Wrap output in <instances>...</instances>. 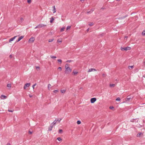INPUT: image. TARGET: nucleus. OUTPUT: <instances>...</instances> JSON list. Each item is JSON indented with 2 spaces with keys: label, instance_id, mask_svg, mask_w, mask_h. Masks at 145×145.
<instances>
[{
  "label": "nucleus",
  "instance_id": "13",
  "mask_svg": "<svg viewBox=\"0 0 145 145\" xmlns=\"http://www.w3.org/2000/svg\"><path fill=\"white\" fill-rule=\"evenodd\" d=\"M54 18L53 17H52L50 18V22L51 23H52L53 22V21H54Z\"/></svg>",
  "mask_w": 145,
  "mask_h": 145
},
{
  "label": "nucleus",
  "instance_id": "33",
  "mask_svg": "<svg viewBox=\"0 0 145 145\" xmlns=\"http://www.w3.org/2000/svg\"><path fill=\"white\" fill-rule=\"evenodd\" d=\"M81 123V121H79V120H78L77 121V123L78 124H80Z\"/></svg>",
  "mask_w": 145,
  "mask_h": 145
},
{
  "label": "nucleus",
  "instance_id": "32",
  "mask_svg": "<svg viewBox=\"0 0 145 145\" xmlns=\"http://www.w3.org/2000/svg\"><path fill=\"white\" fill-rule=\"evenodd\" d=\"M142 35L145 36V30L144 31L142 32Z\"/></svg>",
  "mask_w": 145,
  "mask_h": 145
},
{
  "label": "nucleus",
  "instance_id": "22",
  "mask_svg": "<svg viewBox=\"0 0 145 145\" xmlns=\"http://www.w3.org/2000/svg\"><path fill=\"white\" fill-rule=\"evenodd\" d=\"M115 86V84H110V87H113Z\"/></svg>",
  "mask_w": 145,
  "mask_h": 145
},
{
  "label": "nucleus",
  "instance_id": "48",
  "mask_svg": "<svg viewBox=\"0 0 145 145\" xmlns=\"http://www.w3.org/2000/svg\"><path fill=\"white\" fill-rule=\"evenodd\" d=\"M10 58H12V56L11 55H10Z\"/></svg>",
  "mask_w": 145,
  "mask_h": 145
},
{
  "label": "nucleus",
  "instance_id": "20",
  "mask_svg": "<svg viewBox=\"0 0 145 145\" xmlns=\"http://www.w3.org/2000/svg\"><path fill=\"white\" fill-rule=\"evenodd\" d=\"M142 134V133H138L137 135V136L138 137H139L140 135H141Z\"/></svg>",
  "mask_w": 145,
  "mask_h": 145
},
{
  "label": "nucleus",
  "instance_id": "23",
  "mask_svg": "<svg viewBox=\"0 0 145 145\" xmlns=\"http://www.w3.org/2000/svg\"><path fill=\"white\" fill-rule=\"evenodd\" d=\"M24 20V19L23 18L21 17L20 18V22H22Z\"/></svg>",
  "mask_w": 145,
  "mask_h": 145
},
{
  "label": "nucleus",
  "instance_id": "41",
  "mask_svg": "<svg viewBox=\"0 0 145 145\" xmlns=\"http://www.w3.org/2000/svg\"><path fill=\"white\" fill-rule=\"evenodd\" d=\"M72 61L71 60H68L66 62H67L70 63Z\"/></svg>",
  "mask_w": 145,
  "mask_h": 145
},
{
  "label": "nucleus",
  "instance_id": "30",
  "mask_svg": "<svg viewBox=\"0 0 145 145\" xmlns=\"http://www.w3.org/2000/svg\"><path fill=\"white\" fill-rule=\"evenodd\" d=\"M57 42H62L61 39H59L57 40Z\"/></svg>",
  "mask_w": 145,
  "mask_h": 145
},
{
  "label": "nucleus",
  "instance_id": "26",
  "mask_svg": "<svg viewBox=\"0 0 145 145\" xmlns=\"http://www.w3.org/2000/svg\"><path fill=\"white\" fill-rule=\"evenodd\" d=\"M50 57L52 58H56V56H50Z\"/></svg>",
  "mask_w": 145,
  "mask_h": 145
},
{
  "label": "nucleus",
  "instance_id": "25",
  "mask_svg": "<svg viewBox=\"0 0 145 145\" xmlns=\"http://www.w3.org/2000/svg\"><path fill=\"white\" fill-rule=\"evenodd\" d=\"M54 40V39H50L48 40V42H52V41H53Z\"/></svg>",
  "mask_w": 145,
  "mask_h": 145
},
{
  "label": "nucleus",
  "instance_id": "4",
  "mask_svg": "<svg viewBox=\"0 0 145 145\" xmlns=\"http://www.w3.org/2000/svg\"><path fill=\"white\" fill-rule=\"evenodd\" d=\"M46 25H44L43 24H40L39 25H38L37 27H36L35 28L36 29L37 28H39L42 27H46Z\"/></svg>",
  "mask_w": 145,
  "mask_h": 145
},
{
  "label": "nucleus",
  "instance_id": "54",
  "mask_svg": "<svg viewBox=\"0 0 145 145\" xmlns=\"http://www.w3.org/2000/svg\"><path fill=\"white\" fill-rule=\"evenodd\" d=\"M144 63H145V61L144 62Z\"/></svg>",
  "mask_w": 145,
  "mask_h": 145
},
{
  "label": "nucleus",
  "instance_id": "38",
  "mask_svg": "<svg viewBox=\"0 0 145 145\" xmlns=\"http://www.w3.org/2000/svg\"><path fill=\"white\" fill-rule=\"evenodd\" d=\"M62 118L57 119V121H58L59 122H60V121L62 120Z\"/></svg>",
  "mask_w": 145,
  "mask_h": 145
},
{
  "label": "nucleus",
  "instance_id": "49",
  "mask_svg": "<svg viewBox=\"0 0 145 145\" xmlns=\"http://www.w3.org/2000/svg\"><path fill=\"white\" fill-rule=\"evenodd\" d=\"M7 145H10V144L9 143H8Z\"/></svg>",
  "mask_w": 145,
  "mask_h": 145
},
{
  "label": "nucleus",
  "instance_id": "15",
  "mask_svg": "<svg viewBox=\"0 0 145 145\" xmlns=\"http://www.w3.org/2000/svg\"><path fill=\"white\" fill-rule=\"evenodd\" d=\"M88 25L89 26H92L94 25V24L93 22H90L89 23Z\"/></svg>",
  "mask_w": 145,
  "mask_h": 145
},
{
  "label": "nucleus",
  "instance_id": "39",
  "mask_svg": "<svg viewBox=\"0 0 145 145\" xmlns=\"http://www.w3.org/2000/svg\"><path fill=\"white\" fill-rule=\"evenodd\" d=\"M109 108L110 109H113L114 108V106H110L109 107Z\"/></svg>",
  "mask_w": 145,
  "mask_h": 145
},
{
  "label": "nucleus",
  "instance_id": "37",
  "mask_svg": "<svg viewBox=\"0 0 145 145\" xmlns=\"http://www.w3.org/2000/svg\"><path fill=\"white\" fill-rule=\"evenodd\" d=\"M36 85V83H35V84H34V85H33L32 86V88H33V89H34V86H35Z\"/></svg>",
  "mask_w": 145,
  "mask_h": 145
},
{
  "label": "nucleus",
  "instance_id": "1",
  "mask_svg": "<svg viewBox=\"0 0 145 145\" xmlns=\"http://www.w3.org/2000/svg\"><path fill=\"white\" fill-rule=\"evenodd\" d=\"M65 74H66L70 73L72 71V69L69 67V65L68 64H66L65 66Z\"/></svg>",
  "mask_w": 145,
  "mask_h": 145
},
{
  "label": "nucleus",
  "instance_id": "2",
  "mask_svg": "<svg viewBox=\"0 0 145 145\" xmlns=\"http://www.w3.org/2000/svg\"><path fill=\"white\" fill-rule=\"evenodd\" d=\"M131 48L129 47H121V49L122 51L124 50H130L131 49Z\"/></svg>",
  "mask_w": 145,
  "mask_h": 145
},
{
  "label": "nucleus",
  "instance_id": "6",
  "mask_svg": "<svg viewBox=\"0 0 145 145\" xmlns=\"http://www.w3.org/2000/svg\"><path fill=\"white\" fill-rule=\"evenodd\" d=\"M30 85V83H27L24 85V88L25 89L27 87H28Z\"/></svg>",
  "mask_w": 145,
  "mask_h": 145
},
{
  "label": "nucleus",
  "instance_id": "11",
  "mask_svg": "<svg viewBox=\"0 0 145 145\" xmlns=\"http://www.w3.org/2000/svg\"><path fill=\"white\" fill-rule=\"evenodd\" d=\"M65 27H62L60 29L61 32H63L64 31L65 29Z\"/></svg>",
  "mask_w": 145,
  "mask_h": 145
},
{
  "label": "nucleus",
  "instance_id": "8",
  "mask_svg": "<svg viewBox=\"0 0 145 145\" xmlns=\"http://www.w3.org/2000/svg\"><path fill=\"white\" fill-rule=\"evenodd\" d=\"M52 8L53 9V10H52L53 11V13H55L56 12V10L55 8V6H54L52 7Z\"/></svg>",
  "mask_w": 145,
  "mask_h": 145
},
{
  "label": "nucleus",
  "instance_id": "21",
  "mask_svg": "<svg viewBox=\"0 0 145 145\" xmlns=\"http://www.w3.org/2000/svg\"><path fill=\"white\" fill-rule=\"evenodd\" d=\"M51 85L50 84H48V89H50V88H51Z\"/></svg>",
  "mask_w": 145,
  "mask_h": 145
},
{
  "label": "nucleus",
  "instance_id": "24",
  "mask_svg": "<svg viewBox=\"0 0 145 145\" xmlns=\"http://www.w3.org/2000/svg\"><path fill=\"white\" fill-rule=\"evenodd\" d=\"M134 67V66L132 65V66H129L128 67V68L129 69H130V68H131V69H133Z\"/></svg>",
  "mask_w": 145,
  "mask_h": 145
},
{
  "label": "nucleus",
  "instance_id": "53",
  "mask_svg": "<svg viewBox=\"0 0 145 145\" xmlns=\"http://www.w3.org/2000/svg\"><path fill=\"white\" fill-rule=\"evenodd\" d=\"M84 0H80V1H84Z\"/></svg>",
  "mask_w": 145,
  "mask_h": 145
},
{
  "label": "nucleus",
  "instance_id": "28",
  "mask_svg": "<svg viewBox=\"0 0 145 145\" xmlns=\"http://www.w3.org/2000/svg\"><path fill=\"white\" fill-rule=\"evenodd\" d=\"M36 69L38 71L40 70V67H38V66L36 67Z\"/></svg>",
  "mask_w": 145,
  "mask_h": 145
},
{
  "label": "nucleus",
  "instance_id": "34",
  "mask_svg": "<svg viewBox=\"0 0 145 145\" xmlns=\"http://www.w3.org/2000/svg\"><path fill=\"white\" fill-rule=\"evenodd\" d=\"M73 73H74V75H75L78 73V72L74 71L73 72Z\"/></svg>",
  "mask_w": 145,
  "mask_h": 145
},
{
  "label": "nucleus",
  "instance_id": "16",
  "mask_svg": "<svg viewBox=\"0 0 145 145\" xmlns=\"http://www.w3.org/2000/svg\"><path fill=\"white\" fill-rule=\"evenodd\" d=\"M11 84H7V86L9 88H11Z\"/></svg>",
  "mask_w": 145,
  "mask_h": 145
},
{
  "label": "nucleus",
  "instance_id": "47",
  "mask_svg": "<svg viewBox=\"0 0 145 145\" xmlns=\"http://www.w3.org/2000/svg\"><path fill=\"white\" fill-rule=\"evenodd\" d=\"M102 75L104 77H105L106 76L105 74H103Z\"/></svg>",
  "mask_w": 145,
  "mask_h": 145
},
{
  "label": "nucleus",
  "instance_id": "9",
  "mask_svg": "<svg viewBox=\"0 0 145 145\" xmlns=\"http://www.w3.org/2000/svg\"><path fill=\"white\" fill-rule=\"evenodd\" d=\"M16 37H13V38L10 39L9 40V42H11L13 40L16 38Z\"/></svg>",
  "mask_w": 145,
  "mask_h": 145
},
{
  "label": "nucleus",
  "instance_id": "27",
  "mask_svg": "<svg viewBox=\"0 0 145 145\" xmlns=\"http://www.w3.org/2000/svg\"><path fill=\"white\" fill-rule=\"evenodd\" d=\"M63 131L61 129H60L59 130V133H62V132Z\"/></svg>",
  "mask_w": 145,
  "mask_h": 145
},
{
  "label": "nucleus",
  "instance_id": "50",
  "mask_svg": "<svg viewBox=\"0 0 145 145\" xmlns=\"http://www.w3.org/2000/svg\"><path fill=\"white\" fill-rule=\"evenodd\" d=\"M29 97H32V96H31V95H29Z\"/></svg>",
  "mask_w": 145,
  "mask_h": 145
},
{
  "label": "nucleus",
  "instance_id": "44",
  "mask_svg": "<svg viewBox=\"0 0 145 145\" xmlns=\"http://www.w3.org/2000/svg\"><path fill=\"white\" fill-rule=\"evenodd\" d=\"M8 111L9 112H12L13 111V110H8Z\"/></svg>",
  "mask_w": 145,
  "mask_h": 145
},
{
  "label": "nucleus",
  "instance_id": "17",
  "mask_svg": "<svg viewBox=\"0 0 145 145\" xmlns=\"http://www.w3.org/2000/svg\"><path fill=\"white\" fill-rule=\"evenodd\" d=\"M71 28V26H68L66 28V31L68 30H69L70 29V28Z\"/></svg>",
  "mask_w": 145,
  "mask_h": 145
},
{
  "label": "nucleus",
  "instance_id": "18",
  "mask_svg": "<svg viewBox=\"0 0 145 145\" xmlns=\"http://www.w3.org/2000/svg\"><path fill=\"white\" fill-rule=\"evenodd\" d=\"M131 99V97H127L126 99V101H129Z\"/></svg>",
  "mask_w": 145,
  "mask_h": 145
},
{
  "label": "nucleus",
  "instance_id": "14",
  "mask_svg": "<svg viewBox=\"0 0 145 145\" xmlns=\"http://www.w3.org/2000/svg\"><path fill=\"white\" fill-rule=\"evenodd\" d=\"M57 123V120L56 119V120L54 121V122L52 123L51 124H53V126L54 125H55Z\"/></svg>",
  "mask_w": 145,
  "mask_h": 145
},
{
  "label": "nucleus",
  "instance_id": "7",
  "mask_svg": "<svg viewBox=\"0 0 145 145\" xmlns=\"http://www.w3.org/2000/svg\"><path fill=\"white\" fill-rule=\"evenodd\" d=\"M53 126V124H51L50 127L48 128V130L51 131L52 130Z\"/></svg>",
  "mask_w": 145,
  "mask_h": 145
},
{
  "label": "nucleus",
  "instance_id": "42",
  "mask_svg": "<svg viewBox=\"0 0 145 145\" xmlns=\"http://www.w3.org/2000/svg\"><path fill=\"white\" fill-rule=\"evenodd\" d=\"M29 133L30 134H31L32 133V131H30L29 130Z\"/></svg>",
  "mask_w": 145,
  "mask_h": 145
},
{
  "label": "nucleus",
  "instance_id": "35",
  "mask_svg": "<svg viewBox=\"0 0 145 145\" xmlns=\"http://www.w3.org/2000/svg\"><path fill=\"white\" fill-rule=\"evenodd\" d=\"M57 61L58 62H60V64L62 62V60L61 59H58L57 60Z\"/></svg>",
  "mask_w": 145,
  "mask_h": 145
},
{
  "label": "nucleus",
  "instance_id": "19",
  "mask_svg": "<svg viewBox=\"0 0 145 145\" xmlns=\"http://www.w3.org/2000/svg\"><path fill=\"white\" fill-rule=\"evenodd\" d=\"M1 99H3V98H6L7 97L6 96H5V95H2L1 96Z\"/></svg>",
  "mask_w": 145,
  "mask_h": 145
},
{
  "label": "nucleus",
  "instance_id": "31",
  "mask_svg": "<svg viewBox=\"0 0 145 145\" xmlns=\"http://www.w3.org/2000/svg\"><path fill=\"white\" fill-rule=\"evenodd\" d=\"M61 92L62 93H64L65 92V90H61Z\"/></svg>",
  "mask_w": 145,
  "mask_h": 145
},
{
  "label": "nucleus",
  "instance_id": "52",
  "mask_svg": "<svg viewBox=\"0 0 145 145\" xmlns=\"http://www.w3.org/2000/svg\"><path fill=\"white\" fill-rule=\"evenodd\" d=\"M90 12V11H89V12H87V13H89V12Z\"/></svg>",
  "mask_w": 145,
  "mask_h": 145
},
{
  "label": "nucleus",
  "instance_id": "29",
  "mask_svg": "<svg viewBox=\"0 0 145 145\" xmlns=\"http://www.w3.org/2000/svg\"><path fill=\"white\" fill-rule=\"evenodd\" d=\"M57 139L59 141L62 140L61 138L60 137H58L57 138Z\"/></svg>",
  "mask_w": 145,
  "mask_h": 145
},
{
  "label": "nucleus",
  "instance_id": "36",
  "mask_svg": "<svg viewBox=\"0 0 145 145\" xmlns=\"http://www.w3.org/2000/svg\"><path fill=\"white\" fill-rule=\"evenodd\" d=\"M120 98L118 97L116 99V101H120Z\"/></svg>",
  "mask_w": 145,
  "mask_h": 145
},
{
  "label": "nucleus",
  "instance_id": "40",
  "mask_svg": "<svg viewBox=\"0 0 145 145\" xmlns=\"http://www.w3.org/2000/svg\"><path fill=\"white\" fill-rule=\"evenodd\" d=\"M58 91L57 90H55L53 92L54 93H56Z\"/></svg>",
  "mask_w": 145,
  "mask_h": 145
},
{
  "label": "nucleus",
  "instance_id": "51",
  "mask_svg": "<svg viewBox=\"0 0 145 145\" xmlns=\"http://www.w3.org/2000/svg\"><path fill=\"white\" fill-rule=\"evenodd\" d=\"M125 37V38H126V39H127V37Z\"/></svg>",
  "mask_w": 145,
  "mask_h": 145
},
{
  "label": "nucleus",
  "instance_id": "12",
  "mask_svg": "<svg viewBox=\"0 0 145 145\" xmlns=\"http://www.w3.org/2000/svg\"><path fill=\"white\" fill-rule=\"evenodd\" d=\"M24 37H19V38H18V39L16 41V42H18L20 41L21 39H22Z\"/></svg>",
  "mask_w": 145,
  "mask_h": 145
},
{
  "label": "nucleus",
  "instance_id": "43",
  "mask_svg": "<svg viewBox=\"0 0 145 145\" xmlns=\"http://www.w3.org/2000/svg\"><path fill=\"white\" fill-rule=\"evenodd\" d=\"M27 1L28 3L29 4L31 3V1L30 0H27Z\"/></svg>",
  "mask_w": 145,
  "mask_h": 145
},
{
  "label": "nucleus",
  "instance_id": "10",
  "mask_svg": "<svg viewBox=\"0 0 145 145\" xmlns=\"http://www.w3.org/2000/svg\"><path fill=\"white\" fill-rule=\"evenodd\" d=\"M96 71V70L95 69H94L91 68V69H89V70L88 72H91L92 71Z\"/></svg>",
  "mask_w": 145,
  "mask_h": 145
},
{
  "label": "nucleus",
  "instance_id": "46",
  "mask_svg": "<svg viewBox=\"0 0 145 145\" xmlns=\"http://www.w3.org/2000/svg\"><path fill=\"white\" fill-rule=\"evenodd\" d=\"M58 69H59L60 71H61L62 70L61 68L60 67H58Z\"/></svg>",
  "mask_w": 145,
  "mask_h": 145
},
{
  "label": "nucleus",
  "instance_id": "5",
  "mask_svg": "<svg viewBox=\"0 0 145 145\" xmlns=\"http://www.w3.org/2000/svg\"><path fill=\"white\" fill-rule=\"evenodd\" d=\"M96 99L95 98H93L91 99L90 101L91 103H94L96 101Z\"/></svg>",
  "mask_w": 145,
  "mask_h": 145
},
{
  "label": "nucleus",
  "instance_id": "3",
  "mask_svg": "<svg viewBox=\"0 0 145 145\" xmlns=\"http://www.w3.org/2000/svg\"><path fill=\"white\" fill-rule=\"evenodd\" d=\"M35 39L34 37H31L29 40L28 42L30 43H32L34 42Z\"/></svg>",
  "mask_w": 145,
  "mask_h": 145
},
{
  "label": "nucleus",
  "instance_id": "45",
  "mask_svg": "<svg viewBox=\"0 0 145 145\" xmlns=\"http://www.w3.org/2000/svg\"><path fill=\"white\" fill-rule=\"evenodd\" d=\"M89 28H88L86 31L87 32H88L89 31Z\"/></svg>",
  "mask_w": 145,
  "mask_h": 145
}]
</instances>
